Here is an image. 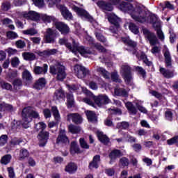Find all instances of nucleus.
<instances>
[{"instance_id": "0eeeda50", "label": "nucleus", "mask_w": 178, "mask_h": 178, "mask_svg": "<svg viewBox=\"0 0 178 178\" xmlns=\"http://www.w3.org/2000/svg\"><path fill=\"white\" fill-rule=\"evenodd\" d=\"M108 20L111 24H113V26L110 27L111 33H118V31L120 29V26L119 25V23H120V18L116 15L111 13L108 15Z\"/></svg>"}, {"instance_id": "c756f323", "label": "nucleus", "mask_w": 178, "mask_h": 178, "mask_svg": "<svg viewBox=\"0 0 178 178\" xmlns=\"http://www.w3.org/2000/svg\"><path fill=\"white\" fill-rule=\"evenodd\" d=\"M70 152L72 155H74V154H80V147H79V145H77V142H72Z\"/></svg>"}, {"instance_id": "bf43d9fd", "label": "nucleus", "mask_w": 178, "mask_h": 178, "mask_svg": "<svg viewBox=\"0 0 178 178\" xmlns=\"http://www.w3.org/2000/svg\"><path fill=\"white\" fill-rule=\"evenodd\" d=\"M79 143L81 148H85V149H88L90 148V146L87 144V142H86L84 138H80Z\"/></svg>"}, {"instance_id": "052dcab7", "label": "nucleus", "mask_w": 178, "mask_h": 178, "mask_svg": "<svg viewBox=\"0 0 178 178\" xmlns=\"http://www.w3.org/2000/svg\"><path fill=\"white\" fill-rule=\"evenodd\" d=\"M120 164L121 165V166H129V159L126 157H122L120 160Z\"/></svg>"}, {"instance_id": "4c0bfd02", "label": "nucleus", "mask_w": 178, "mask_h": 178, "mask_svg": "<svg viewBox=\"0 0 178 178\" xmlns=\"http://www.w3.org/2000/svg\"><path fill=\"white\" fill-rule=\"evenodd\" d=\"M22 56L25 60H35V54L33 53L25 52L22 54Z\"/></svg>"}, {"instance_id": "6e6552de", "label": "nucleus", "mask_w": 178, "mask_h": 178, "mask_svg": "<svg viewBox=\"0 0 178 178\" xmlns=\"http://www.w3.org/2000/svg\"><path fill=\"white\" fill-rule=\"evenodd\" d=\"M149 22L150 23H152L153 27L156 29L157 36L159 37V40L163 41V40H165V34H163L162 29H161V23L158 22V17H156V15H154L150 16Z\"/></svg>"}, {"instance_id": "69168bd1", "label": "nucleus", "mask_w": 178, "mask_h": 178, "mask_svg": "<svg viewBox=\"0 0 178 178\" xmlns=\"http://www.w3.org/2000/svg\"><path fill=\"white\" fill-rule=\"evenodd\" d=\"M7 170L8 172V176L10 178H15V170H13V168L9 167L7 168Z\"/></svg>"}, {"instance_id": "680f3d73", "label": "nucleus", "mask_w": 178, "mask_h": 178, "mask_svg": "<svg viewBox=\"0 0 178 178\" xmlns=\"http://www.w3.org/2000/svg\"><path fill=\"white\" fill-rule=\"evenodd\" d=\"M8 143V136L6 135H2L0 137V145L2 147Z\"/></svg>"}, {"instance_id": "de8ad7c7", "label": "nucleus", "mask_w": 178, "mask_h": 178, "mask_svg": "<svg viewBox=\"0 0 178 178\" xmlns=\"http://www.w3.org/2000/svg\"><path fill=\"white\" fill-rule=\"evenodd\" d=\"M129 27L130 31H131V33H134V34H138V33H140V31H138V26H137L134 23H129Z\"/></svg>"}, {"instance_id": "13d9d810", "label": "nucleus", "mask_w": 178, "mask_h": 178, "mask_svg": "<svg viewBox=\"0 0 178 178\" xmlns=\"http://www.w3.org/2000/svg\"><path fill=\"white\" fill-rule=\"evenodd\" d=\"M15 45H16L17 48L23 49V48H24L26 47V42L22 40H19L15 42Z\"/></svg>"}, {"instance_id": "20e7f679", "label": "nucleus", "mask_w": 178, "mask_h": 178, "mask_svg": "<svg viewBox=\"0 0 178 178\" xmlns=\"http://www.w3.org/2000/svg\"><path fill=\"white\" fill-rule=\"evenodd\" d=\"M38 113L33 110L31 107L24 108L22 111V126L24 129L30 127V122L33 121V118L37 119L39 118Z\"/></svg>"}, {"instance_id": "79ce46f5", "label": "nucleus", "mask_w": 178, "mask_h": 178, "mask_svg": "<svg viewBox=\"0 0 178 178\" xmlns=\"http://www.w3.org/2000/svg\"><path fill=\"white\" fill-rule=\"evenodd\" d=\"M67 105L68 108H72V106L74 105V98L73 97V95H67Z\"/></svg>"}, {"instance_id": "a18cd8bd", "label": "nucleus", "mask_w": 178, "mask_h": 178, "mask_svg": "<svg viewBox=\"0 0 178 178\" xmlns=\"http://www.w3.org/2000/svg\"><path fill=\"white\" fill-rule=\"evenodd\" d=\"M35 129L37 131H40V130H42V131H43V130H45V129H47V124H45V123L42 122H38L35 124Z\"/></svg>"}, {"instance_id": "f704fd0d", "label": "nucleus", "mask_w": 178, "mask_h": 178, "mask_svg": "<svg viewBox=\"0 0 178 178\" xmlns=\"http://www.w3.org/2000/svg\"><path fill=\"white\" fill-rule=\"evenodd\" d=\"M121 155L122 153L120 152V150H113L109 154V158L111 159L110 163H112V161H115L116 158H119V156H121Z\"/></svg>"}, {"instance_id": "7c9ffc66", "label": "nucleus", "mask_w": 178, "mask_h": 178, "mask_svg": "<svg viewBox=\"0 0 178 178\" xmlns=\"http://www.w3.org/2000/svg\"><path fill=\"white\" fill-rule=\"evenodd\" d=\"M86 115L89 122H97V115L95 114V113H94V111H86Z\"/></svg>"}, {"instance_id": "5701e85b", "label": "nucleus", "mask_w": 178, "mask_h": 178, "mask_svg": "<svg viewBox=\"0 0 178 178\" xmlns=\"http://www.w3.org/2000/svg\"><path fill=\"white\" fill-rule=\"evenodd\" d=\"M69 91H70L71 92L73 91H76V92H81V91H83V92H88V90H87V88H83L79 85H67V86Z\"/></svg>"}, {"instance_id": "774afa93", "label": "nucleus", "mask_w": 178, "mask_h": 178, "mask_svg": "<svg viewBox=\"0 0 178 178\" xmlns=\"http://www.w3.org/2000/svg\"><path fill=\"white\" fill-rule=\"evenodd\" d=\"M132 148L134 149L136 152H139V151L141 149L142 147L140 143H135L132 145Z\"/></svg>"}, {"instance_id": "c03bdc74", "label": "nucleus", "mask_w": 178, "mask_h": 178, "mask_svg": "<svg viewBox=\"0 0 178 178\" xmlns=\"http://www.w3.org/2000/svg\"><path fill=\"white\" fill-rule=\"evenodd\" d=\"M130 127V124L127 122H122L117 124V129H124V130H127Z\"/></svg>"}, {"instance_id": "72a5a7b5", "label": "nucleus", "mask_w": 178, "mask_h": 178, "mask_svg": "<svg viewBox=\"0 0 178 178\" xmlns=\"http://www.w3.org/2000/svg\"><path fill=\"white\" fill-rule=\"evenodd\" d=\"M114 94L118 97H127L128 92L124 88H116L114 90Z\"/></svg>"}, {"instance_id": "6e6d98bb", "label": "nucleus", "mask_w": 178, "mask_h": 178, "mask_svg": "<svg viewBox=\"0 0 178 178\" xmlns=\"http://www.w3.org/2000/svg\"><path fill=\"white\" fill-rule=\"evenodd\" d=\"M178 143V136H175L173 138L168 139L167 140V144L168 145H173V144H177Z\"/></svg>"}, {"instance_id": "bb28decb", "label": "nucleus", "mask_w": 178, "mask_h": 178, "mask_svg": "<svg viewBox=\"0 0 178 178\" xmlns=\"http://www.w3.org/2000/svg\"><path fill=\"white\" fill-rule=\"evenodd\" d=\"M22 79L26 83V84H30L33 82V76L29 70H25L22 73Z\"/></svg>"}, {"instance_id": "473e14b6", "label": "nucleus", "mask_w": 178, "mask_h": 178, "mask_svg": "<svg viewBox=\"0 0 178 178\" xmlns=\"http://www.w3.org/2000/svg\"><path fill=\"white\" fill-rule=\"evenodd\" d=\"M43 87H45V78H40L35 83L34 88L41 90Z\"/></svg>"}, {"instance_id": "dca6fc26", "label": "nucleus", "mask_w": 178, "mask_h": 178, "mask_svg": "<svg viewBox=\"0 0 178 178\" xmlns=\"http://www.w3.org/2000/svg\"><path fill=\"white\" fill-rule=\"evenodd\" d=\"M67 122H70V120H72L73 123H75V124H80L83 123V118L81 115L77 114V113H70L67 115Z\"/></svg>"}, {"instance_id": "c9c22d12", "label": "nucleus", "mask_w": 178, "mask_h": 178, "mask_svg": "<svg viewBox=\"0 0 178 178\" xmlns=\"http://www.w3.org/2000/svg\"><path fill=\"white\" fill-rule=\"evenodd\" d=\"M68 130L70 133L72 134H77L79 131H81V128L79 126L74 125L71 124L68 126Z\"/></svg>"}, {"instance_id": "412c9836", "label": "nucleus", "mask_w": 178, "mask_h": 178, "mask_svg": "<svg viewBox=\"0 0 178 178\" xmlns=\"http://www.w3.org/2000/svg\"><path fill=\"white\" fill-rule=\"evenodd\" d=\"M62 16L64 17V19H66V20H70L73 19V15H72L71 13L69 12V10L66 8V7L63 6H58Z\"/></svg>"}, {"instance_id": "338daca9", "label": "nucleus", "mask_w": 178, "mask_h": 178, "mask_svg": "<svg viewBox=\"0 0 178 178\" xmlns=\"http://www.w3.org/2000/svg\"><path fill=\"white\" fill-rule=\"evenodd\" d=\"M15 88H17L18 87H20V86H22V79H15L14 80L13 83Z\"/></svg>"}, {"instance_id": "37998d69", "label": "nucleus", "mask_w": 178, "mask_h": 178, "mask_svg": "<svg viewBox=\"0 0 178 178\" xmlns=\"http://www.w3.org/2000/svg\"><path fill=\"white\" fill-rule=\"evenodd\" d=\"M54 98L56 99H62L65 98V93L63 92V90H58L54 93Z\"/></svg>"}, {"instance_id": "2f4dec72", "label": "nucleus", "mask_w": 178, "mask_h": 178, "mask_svg": "<svg viewBox=\"0 0 178 178\" xmlns=\"http://www.w3.org/2000/svg\"><path fill=\"white\" fill-rule=\"evenodd\" d=\"M76 170L77 165H76L74 163H70L65 167V172H67L68 173H74Z\"/></svg>"}, {"instance_id": "2eb2a0df", "label": "nucleus", "mask_w": 178, "mask_h": 178, "mask_svg": "<svg viewBox=\"0 0 178 178\" xmlns=\"http://www.w3.org/2000/svg\"><path fill=\"white\" fill-rule=\"evenodd\" d=\"M44 40L47 44H52V42H55V31L51 28H48L46 30Z\"/></svg>"}, {"instance_id": "a211bd4d", "label": "nucleus", "mask_w": 178, "mask_h": 178, "mask_svg": "<svg viewBox=\"0 0 178 178\" xmlns=\"http://www.w3.org/2000/svg\"><path fill=\"white\" fill-rule=\"evenodd\" d=\"M22 16L28 20H34L35 22L40 20V14L35 11H29V13L24 12L22 13Z\"/></svg>"}, {"instance_id": "864d4df0", "label": "nucleus", "mask_w": 178, "mask_h": 178, "mask_svg": "<svg viewBox=\"0 0 178 178\" xmlns=\"http://www.w3.org/2000/svg\"><path fill=\"white\" fill-rule=\"evenodd\" d=\"M37 31L34 29H29L25 31H23V34L26 35H35L37 34Z\"/></svg>"}, {"instance_id": "f8f14e48", "label": "nucleus", "mask_w": 178, "mask_h": 178, "mask_svg": "<svg viewBox=\"0 0 178 178\" xmlns=\"http://www.w3.org/2000/svg\"><path fill=\"white\" fill-rule=\"evenodd\" d=\"M54 26L61 34H63L64 35H66V34H69V32L70 31V29L69 28V26L67 24L60 22H54Z\"/></svg>"}, {"instance_id": "c85d7f7f", "label": "nucleus", "mask_w": 178, "mask_h": 178, "mask_svg": "<svg viewBox=\"0 0 178 178\" xmlns=\"http://www.w3.org/2000/svg\"><path fill=\"white\" fill-rule=\"evenodd\" d=\"M126 108L129 111L130 115H137V108L133 105L130 102H128L125 104Z\"/></svg>"}, {"instance_id": "ddd939ff", "label": "nucleus", "mask_w": 178, "mask_h": 178, "mask_svg": "<svg viewBox=\"0 0 178 178\" xmlns=\"http://www.w3.org/2000/svg\"><path fill=\"white\" fill-rule=\"evenodd\" d=\"M56 144H58L59 145H62L63 144H69V138L66 136V130H60V133L56 139Z\"/></svg>"}, {"instance_id": "f3484780", "label": "nucleus", "mask_w": 178, "mask_h": 178, "mask_svg": "<svg viewBox=\"0 0 178 178\" xmlns=\"http://www.w3.org/2000/svg\"><path fill=\"white\" fill-rule=\"evenodd\" d=\"M38 138L39 140V145L40 147H44L45 144H47V141H48V138H49V132L42 131L38 136Z\"/></svg>"}, {"instance_id": "e433bc0d", "label": "nucleus", "mask_w": 178, "mask_h": 178, "mask_svg": "<svg viewBox=\"0 0 178 178\" xmlns=\"http://www.w3.org/2000/svg\"><path fill=\"white\" fill-rule=\"evenodd\" d=\"M51 112L53 113V116H54L55 120H56V122H59V120H60V114H59V110H58V107L55 106H52Z\"/></svg>"}, {"instance_id": "6ab92c4d", "label": "nucleus", "mask_w": 178, "mask_h": 178, "mask_svg": "<svg viewBox=\"0 0 178 178\" xmlns=\"http://www.w3.org/2000/svg\"><path fill=\"white\" fill-rule=\"evenodd\" d=\"M97 6L100 8L102 10L106 11V12H111V10H113V4L110 3H106L104 1H99L97 3Z\"/></svg>"}, {"instance_id": "09e8293b", "label": "nucleus", "mask_w": 178, "mask_h": 178, "mask_svg": "<svg viewBox=\"0 0 178 178\" xmlns=\"http://www.w3.org/2000/svg\"><path fill=\"white\" fill-rule=\"evenodd\" d=\"M11 159H12V156H10V154H7L2 157L1 160V163L3 165H8V163L10 162Z\"/></svg>"}, {"instance_id": "f257e3e1", "label": "nucleus", "mask_w": 178, "mask_h": 178, "mask_svg": "<svg viewBox=\"0 0 178 178\" xmlns=\"http://www.w3.org/2000/svg\"><path fill=\"white\" fill-rule=\"evenodd\" d=\"M118 8L122 12H128L136 22H139V23H145L147 22V13H145V10L142 7L136 6L134 8L131 3L122 1L118 6Z\"/></svg>"}, {"instance_id": "9b49d317", "label": "nucleus", "mask_w": 178, "mask_h": 178, "mask_svg": "<svg viewBox=\"0 0 178 178\" xmlns=\"http://www.w3.org/2000/svg\"><path fill=\"white\" fill-rule=\"evenodd\" d=\"M143 34L150 45H158L159 44V40H158L155 33L149 32L147 29H143Z\"/></svg>"}, {"instance_id": "f03ea898", "label": "nucleus", "mask_w": 178, "mask_h": 178, "mask_svg": "<svg viewBox=\"0 0 178 178\" xmlns=\"http://www.w3.org/2000/svg\"><path fill=\"white\" fill-rule=\"evenodd\" d=\"M59 44L60 45H65V47L71 51L73 54L75 55H77V54H81L82 56H84L85 58L88 57V55H92L94 54V51L89 48H84L83 46H79L78 42H76L74 40H72V44H70L69 42H67V40L66 38H63L59 40Z\"/></svg>"}, {"instance_id": "49530a36", "label": "nucleus", "mask_w": 178, "mask_h": 178, "mask_svg": "<svg viewBox=\"0 0 178 178\" xmlns=\"http://www.w3.org/2000/svg\"><path fill=\"white\" fill-rule=\"evenodd\" d=\"M29 156V152L27 149H22L19 152V161H23Z\"/></svg>"}, {"instance_id": "1a4fd4ad", "label": "nucleus", "mask_w": 178, "mask_h": 178, "mask_svg": "<svg viewBox=\"0 0 178 178\" xmlns=\"http://www.w3.org/2000/svg\"><path fill=\"white\" fill-rule=\"evenodd\" d=\"M74 73L78 79H84L87 74H89L90 70L80 65H76L74 67Z\"/></svg>"}, {"instance_id": "b1692460", "label": "nucleus", "mask_w": 178, "mask_h": 178, "mask_svg": "<svg viewBox=\"0 0 178 178\" xmlns=\"http://www.w3.org/2000/svg\"><path fill=\"white\" fill-rule=\"evenodd\" d=\"M58 52V50L55 49H47L43 51H39V56H42V58H48V56H51V55H55Z\"/></svg>"}, {"instance_id": "39448f33", "label": "nucleus", "mask_w": 178, "mask_h": 178, "mask_svg": "<svg viewBox=\"0 0 178 178\" xmlns=\"http://www.w3.org/2000/svg\"><path fill=\"white\" fill-rule=\"evenodd\" d=\"M50 73L51 74H57V80L62 81L66 77V72H65V66L58 63L56 65L50 66Z\"/></svg>"}, {"instance_id": "5fc2aeb1", "label": "nucleus", "mask_w": 178, "mask_h": 178, "mask_svg": "<svg viewBox=\"0 0 178 178\" xmlns=\"http://www.w3.org/2000/svg\"><path fill=\"white\" fill-rule=\"evenodd\" d=\"M95 35L98 41H100L101 42H103V44H105L106 45V38H105L104 36L102 35V34L99 33H96Z\"/></svg>"}, {"instance_id": "e2e57ef3", "label": "nucleus", "mask_w": 178, "mask_h": 178, "mask_svg": "<svg viewBox=\"0 0 178 178\" xmlns=\"http://www.w3.org/2000/svg\"><path fill=\"white\" fill-rule=\"evenodd\" d=\"M19 63H20V60H19V58H17V57L12 58L11 65L13 67H17V66H19Z\"/></svg>"}, {"instance_id": "aec40b11", "label": "nucleus", "mask_w": 178, "mask_h": 178, "mask_svg": "<svg viewBox=\"0 0 178 178\" xmlns=\"http://www.w3.org/2000/svg\"><path fill=\"white\" fill-rule=\"evenodd\" d=\"M48 72V65L44 64L42 67L35 66L33 67V73L35 74H47Z\"/></svg>"}, {"instance_id": "4be33fe9", "label": "nucleus", "mask_w": 178, "mask_h": 178, "mask_svg": "<svg viewBox=\"0 0 178 178\" xmlns=\"http://www.w3.org/2000/svg\"><path fill=\"white\" fill-rule=\"evenodd\" d=\"M163 52L166 66L167 67L172 66V56H170V52L169 51V49L167 47H165Z\"/></svg>"}, {"instance_id": "8fccbe9b", "label": "nucleus", "mask_w": 178, "mask_h": 178, "mask_svg": "<svg viewBox=\"0 0 178 178\" xmlns=\"http://www.w3.org/2000/svg\"><path fill=\"white\" fill-rule=\"evenodd\" d=\"M0 87L3 90H12V85L3 81H0Z\"/></svg>"}, {"instance_id": "cd10ccee", "label": "nucleus", "mask_w": 178, "mask_h": 178, "mask_svg": "<svg viewBox=\"0 0 178 178\" xmlns=\"http://www.w3.org/2000/svg\"><path fill=\"white\" fill-rule=\"evenodd\" d=\"M97 137L102 144H104L105 145L109 144V138H108L106 135L104 134V132L97 131Z\"/></svg>"}, {"instance_id": "7ed1b4c3", "label": "nucleus", "mask_w": 178, "mask_h": 178, "mask_svg": "<svg viewBox=\"0 0 178 178\" xmlns=\"http://www.w3.org/2000/svg\"><path fill=\"white\" fill-rule=\"evenodd\" d=\"M122 40L123 42L128 45L127 51H129L133 55H136V56L138 57V59H141L142 60H143L144 63H145V65H147V66H151V65H152L151 61L148 60V58H147V56L145 55V54L142 53L140 56L138 55L137 49H136V47H137V43L136 42L130 40L129 38H122Z\"/></svg>"}, {"instance_id": "603ef678", "label": "nucleus", "mask_w": 178, "mask_h": 178, "mask_svg": "<svg viewBox=\"0 0 178 178\" xmlns=\"http://www.w3.org/2000/svg\"><path fill=\"white\" fill-rule=\"evenodd\" d=\"M3 111H8V112H13L15 111L13 105L8 104L5 102H3Z\"/></svg>"}, {"instance_id": "423d86ee", "label": "nucleus", "mask_w": 178, "mask_h": 178, "mask_svg": "<svg viewBox=\"0 0 178 178\" xmlns=\"http://www.w3.org/2000/svg\"><path fill=\"white\" fill-rule=\"evenodd\" d=\"M76 3H77L76 1H74L70 5V8L74 10V12H76V13L78 15V16H80L81 19H87L88 20H92V17L88 14L86 10L83 8H80L76 6Z\"/></svg>"}, {"instance_id": "0e129e2a", "label": "nucleus", "mask_w": 178, "mask_h": 178, "mask_svg": "<svg viewBox=\"0 0 178 178\" xmlns=\"http://www.w3.org/2000/svg\"><path fill=\"white\" fill-rule=\"evenodd\" d=\"M33 3H35V6H38V8H42V6L45 5L44 0H33Z\"/></svg>"}, {"instance_id": "3c124183", "label": "nucleus", "mask_w": 178, "mask_h": 178, "mask_svg": "<svg viewBox=\"0 0 178 178\" xmlns=\"http://www.w3.org/2000/svg\"><path fill=\"white\" fill-rule=\"evenodd\" d=\"M111 79L115 83H122V79L119 78V74L116 72L111 74Z\"/></svg>"}, {"instance_id": "58836bf2", "label": "nucleus", "mask_w": 178, "mask_h": 178, "mask_svg": "<svg viewBox=\"0 0 178 178\" xmlns=\"http://www.w3.org/2000/svg\"><path fill=\"white\" fill-rule=\"evenodd\" d=\"M13 22H12V19H10L9 18H6L3 20V24H5V26H7V27L10 28V30H15V25L12 24Z\"/></svg>"}, {"instance_id": "393cba45", "label": "nucleus", "mask_w": 178, "mask_h": 178, "mask_svg": "<svg viewBox=\"0 0 178 178\" xmlns=\"http://www.w3.org/2000/svg\"><path fill=\"white\" fill-rule=\"evenodd\" d=\"M101 161V156L96 155L93 157L92 161L89 164L90 169H98V164Z\"/></svg>"}, {"instance_id": "a878e982", "label": "nucleus", "mask_w": 178, "mask_h": 178, "mask_svg": "<svg viewBox=\"0 0 178 178\" xmlns=\"http://www.w3.org/2000/svg\"><path fill=\"white\" fill-rule=\"evenodd\" d=\"M160 73L165 79H172L175 76L173 71L166 70L162 67H160Z\"/></svg>"}, {"instance_id": "4d7b16f0", "label": "nucleus", "mask_w": 178, "mask_h": 178, "mask_svg": "<svg viewBox=\"0 0 178 178\" xmlns=\"http://www.w3.org/2000/svg\"><path fill=\"white\" fill-rule=\"evenodd\" d=\"M7 37L10 40H15V38H17L19 35L14 31H8L7 32Z\"/></svg>"}, {"instance_id": "ea45409f", "label": "nucleus", "mask_w": 178, "mask_h": 178, "mask_svg": "<svg viewBox=\"0 0 178 178\" xmlns=\"http://www.w3.org/2000/svg\"><path fill=\"white\" fill-rule=\"evenodd\" d=\"M97 72H99V73H101L102 74L104 79H109V77L111 76V74H109L108 71L105 70V69L101 67H97Z\"/></svg>"}, {"instance_id": "4468645a", "label": "nucleus", "mask_w": 178, "mask_h": 178, "mask_svg": "<svg viewBox=\"0 0 178 178\" xmlns=\"http://www.w3.org/2000/svg\"><path fill=\"white\" fill-rule=\"evenodd\" d=\"M95 102L97 106H102L103 105H106L111 102V99L106 95H100L95 99Z\"/></svg>"}, {"instance_id": "a19ab883", "label": "nucleus", "mask_w": 178, "mask_h": 178, "mask_svg": "<svg viewBox=\"0 0 178 178\" xmlns=\"http://www.w3.org/2000/svg\"><path fill=\"white\" fill-rule=\"evenodd\" d=\"M40 18L43 22H44V23H51V22H53L54 20H55V17L48 16L44 14L40 15Z\"/></svg>"}, {"instance_id": "9d476101", "label": "nucleus", "mask_w": 178, "mask_h": 178, "mask_svg": "<svg viewBox=\"0 0 178 178\" xmlns=\"http://www.w3.org/2000/svg\"><path fill=\"white\" fill-rule=\"evenodd\" d=\"M121 74L125 81L127 84H130L131 83V69L129 65H122L121 67Z\"/></svg>"}]
</instances>
